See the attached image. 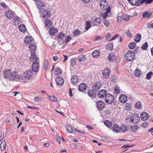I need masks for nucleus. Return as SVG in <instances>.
<instances>
[{"instance_id": "nucleus-28", "label": "nucleus", "mask_w": 153, "mask_h": 153, "mask_svg": "<svg viewBox=\"0 0 153 153\" xmlns=\"http://www.w3.org/2000/svg\"><path fill=\"white\" fill-rule=\"evenodd\" d=\"M141 38V35L139 33L137 34L134 37V40L136 42H140Z\"/></svg>"}, {"instance_id": "nucleus-58", "label": "nucleus", "mask_w": 153, "mask_h": 153, "mask_svg": "<svg viewBox=\"0 0 153 153\" xmlns=\"http://www.w3.org/2000/svg\"><path fill=\"white\" fill-rule=\"evenodd\" d=\"M19 19L20 18L18 17H16L13 19L14 22H15V23H16L15 25L16 24H18V23L19 21Z\"/></svg>"}, {"instance_id": "nucleus-39", "label": "nucleus", "mask_w": 153, "mask_h": 153, "mask_svg": "<svg viewBox=\"0 0 153 153\" xmlns=\"http://www.w3.org/2000/svg\"><path fill=\"white\" fill-rule=\"evenodd\" d=\"M48 99L51 101L54 102H57V99L55 96H49L48 97Z\"/></svg>"}, {"instance_id": "nucleus-52", "label": "nucleus", "mask_w": 153, "mask_h": 153, "mask_svg": "<svg viewBox=\"0 0 153 153\" xmlns=\"http://www.w3.org/2000/svg\"><path fill=\"white\" fill-rule=\"evenodd\" d=\"M153 75V73L152 71H150L146 74V79H150L152 77Z\"/></svg>"}, {"instance_id": "nucleus-12", "label": "nucleus", "mask_w": 153, "mask_h": 153, "mask_svg": "<svg viewBox=\"0 0 153 153\" xmlns=\"http://www.w3.org/2000/svg\"><path fill=\"white\" fill-rule=\"evenodd\" d=\"M36 4L38 9H42L45 6V4L41 0H38V1L35 2Z\"/></svg>"}, {"instance_id": "nucleus-21", "label": "nucleus", "mask_w": 153, "mask_h": 153, "mask_svg": "<svg viewBox=\"0 0 153 153\" xmlns=\"http://www.w3.org/2000/svg\"><path fill=\"white\" fill-rule=\"evenodd\" d=\"M78 79L77 76L76 75H74L72 77L71 81L73 84H76L78 81Z\"/></svg>"}, {"instance_id": "nucleus-4", "label": "nucleus", "mask_w": 153, "mask_h": 153, "mask_svg": "<svg viewBox=\"0 0 153 153\" xmlns=\"http://www.w3.org/2000/svg\"><path fill=\"white\" fill-rule=\"evenodd\" d=\"M114 96L110 94H107L106 96H105V102L107 103L108 104H110L113 103H114Z\"/></svg>"}, {"instance_id": "nucleus-19", "label": "nucleus", "mask_w": 153, "mask_h": 153, "mask_svg": "<svg viewBox=\"0 0 153 153\" xmlns=\"http://www.w3.org/2000/svg\"><path fill=\"white\" fill-rule=\"evenodd\" d=\"M96 91L93 89L90 90L88 91V95L89 96L91 97H95L96 94Z\"/></svg>"}, {"instance_id": "nucleus-18", "label": "nucleus", "mask_w": 153, "mask_h": 153, "mask_svg": "<svg viewBox=\"0 0 153 153\" xmlns=\"http://www.w3.org/2000/svg\"><path fill=\"white\" fill-rule=\"evenodd\" d=\"M33 40V38L31 36H26L24 39V42L27 45L31 42Z\"/></svg>"}, {"instance_id": "nucleus-55", "label": "nucleus", "mask_w": 153, "mask_h": 153, "mask_svg": "<svg viewBox=\"0 0 153 153\" xmlns=\"http://www.w3.org/2000/svg\"><path fill=\"white\" fill-rule=\"evenodd\" d=\"M109 6H108V4L107 1H105V4L101 6V7L102 8L105 9H108Z\"/></svg>"}, {"instance_id": "nucleus-42", "label": "nucleus", "mask_w": 153, "mask_h": 153, "mask_svg": "<svg viewBox=\"0 0 153 153\" xmlns=\"http://www.w3.org/2000/svg\"><path fill=\"white\" fill-rule=\"evenodd\" d=\"M6 146V143L5 141H3L1 142L0 144L1 149V151H4L5 149Z\"/></svg>"}, {"instance_id": "nucleus-10", "label": "nucleus", "mask_w": 153, "mask_h": 153, "mask_svg": "<svg viewBox=\"0 0 153 153\" xmlns=\"http://www.w3.org/2000/svg\"><path fill=\"white\" fill-rule=\"evenodd\" d=\"M105 105L104 102L102 101H99L96 103L97 109L99 110L103 109Z\"/></svg>"}, {"instance_id": "nucleus-9", "label": "nucleus", "mask_w": 153, "mask_h": 153, "mask_svg": "<svg viewBox=\"0 0 153 153\" xmlns=\"http://www.w3.org/2000/svg\"><path fill=\"white\" fill-rule=\"evenodd\" d=\"M102 83L100 82H97L92 85V88L96 91H98L101 87Z\"/></svg>"}, {"instance_id": "nucleus-40", "label": "nucleus", "mask_w": 153, "mask_h": 153, "mask_svg": "<svg viewBox=\"0 0 153 153\" xmlns=\"http://www.w3.org/2000/svg\"><path fill=\"white\" fill-rule=\"evenodd\" d=\"M136 46V43L134 42H131L129 43L128 45V48L131 49H134Z\"/></svg>"}, {"instance_id": "nucleus-57", "label": "nucleus", "mask_w": 153, "mask_h": 153, "mask_svg": "<svg viewBox=\"0 0 153 153\" xmlns=\"http://www.w3.org/2000/svg\"><path fill=\"white\" fill-rule=\"evenodd\" d=\"M149 123L148 122H145L142 125V126L144 128H146L148 126Z\"/></svg>"}, {"instance_id": "nucleus-5", "label": "nucleus", "mask_w": 153, "mask_h": 153, "mask_svg": "<svg viewBox=\"0 0 153 153\" xmlns=\"http://www.w3.org/2000/svg\"><path fill=\"white\" fill-rule=\"evenodd\" d=\"M32 74L33 73L31 70H28L27 71H26L23 74L25 79L30 80L32 79Z\"/></svg>"}, {"instance_id": "nucleus-59", "label": "nucleus", "mask_w": 153, "mask_h": 153, "mask_svg": "<svg viewBox=\"0 0 153 153\" xmlns=\"http://www.w3.org/2000/svg\"><path fill=\"white\" fill-rule=\"evenodd\" d=\"M147 26L149 28H152L153 29V23L151 22L147 23Z\"/></svg>"}, {"instance_id": "nucleus-17", "label": "nucleus", "mask_w": 153, "mask_h": 153, "mask_svg": "<svg viewBox=\"0 0 153 153\" xmlns=\"http://www.w3.org/2000/svg\"><path fill=\"white\" fill-rule=\"evenodd\" d=\"M149 115L146 113L143 112L140 115V117L141 120H146L149 118Z\"/></svg>"}, {"instance_id": "nucleus-47", "label": "nucleus", "mask_w": 153, "mask_h": 153, "mask_svg": "<svg viewBox=\"0 0 153 153\" xmlns=\"http://www.w3.org/2000/svg\"><path fill=\"white\" fill-rule=\"evenodd\" d=\"M55 72H58L57 73H55V74L58 75H60L62 72L61 70L58 67L55 68Z\"/></svg>"}, {"instance_id": "nucleus-32", "label": "nucleus", "mask_w": 153, "mask_h": 153, "mask_svg": "<svg viewBox=\"0 0 153 153\" xmlns=\"http://www.w3.org/2000/svg\"><path fill=\"white\" fill-rule=\"evenodd\" d=\"M138 127L136 125H132L130 127V129L131 132H136L138 128Z\"/></svg>"}, {"instance_id": "nucleus-36", "label": "nucleus", "mask_w": 153, "mask_h": 153, "mask_svg": "<svg viewBox=\"0 0 153 153\" xmlns=\"http://www.w3.org/2000/svg\"><path fill=\"white\" fill-rule=\"evenodd\" d=\"M91 23L89 21H87L85 22V29L88 30L91 27Z\"/></svg>"}, {"instance_id": "nucleus-11", "label": "nucleus", "mask_w": 153, "mask_h": 153, "mask_svg": "<svg viewBox=\"0 0 153 153\" xmlns=\"http://www.w3.org/2000/svg\"><path fill=\"white\" fill-rule=\"evenodd\" d=\"M56 84L59 85H62L64 83V80L63 78L60 76H58L56 79Z\"/></svg>"}, {"instance_id": "nucleus-54", "label": "nucleus", "mask_w": 153, "mask_h": 153, "mask_svg": "<svg viewBox=\"0 0 153 153\" xmlns=\"http://www.w3.org/2000/svg\"><path fill=\"white\" fill-rule=\"evenodd\" d=\"M66 127V129L69 132H72L73 131V129L72 127L70 125H67Z\"/></svg>"}, {"instance_id": "nucleus-60", "label": "nucleus", "mask_w": 153, "mask_h": 153, "mask_svg": "<svg viewBox=\"0 0 153 153\" xmlns=\"http://www.w3.org/2000/svg\"><path fill=\"white\" fill-rule=\"evenodd\" d=\"M105 1H107L105 0H101L100 2V7L105 4Z\"/></svg>"}, {"instance_id": "nucleus-56", "label": "nucleus", "mask_w": 153, "mask_h": 153, "mask_svg": "<svg viewBox=\"0 0 153 153\" xmlns=\"http://www.w3.org/2000/svg\"><path fill=\"white\" fill-rule=\"evenodd\" d=\"M102 38H103V37L101 36H96L95 37L94 40L95 41L97 40H102Z\"/></svg>"}, {"instance_id": "nucleus-37", "label": "nucleus", "mask_w": 153, "mask_h": 153, "mask_svg": "<svg viewBox=\"0 0 153 153\" xmlns=\"http://www.w3.org/2000/svg\"><path fill=\"white\" fill-rule=\"evenodd\" d=\"M78 58L80 62H83L86 59V57L83 55H80L78 57Z\"/></svg>"}, {"instance_id": "nucleus-24", "label": "nucleus", "mask_w": 153, "mask_h": 153, "mask_svg": "<svg viewBox=\"0 0 153 153\" xmlns=\"http://www.w3.org/2000/svg\"><path fill=\"white\" fill-rule=\"evenodd\" d=\"M58 30L55 29L53 27H51L49 31V34L51 35H54L57 32Z\"/></svg>"}, {"instance_id": "nucleus-25", "label": "nucleus", "mask_w": 153, "mask_h": 153, "mask_svg": "<svg viewBox=\"0 0 153 153\" xmlns=\"http://www.w3.org/2000/svg\"><path fill=\"white\" fill-rule=\"evenodd\" d=\"M45 26L48 28H50L52 25L51 21L48 19L45 20Z\"/></svg>"}, {"instance_id": "nucleus-38", "label": "nucleus", "mask_w": 153, "mask_h": 153, "mask_svg": "<svg viewBox=\"0 0 153 153\" xmlns=\"http://www.w3.org/2000/svg\"><path fill=\"white\" fill-rule=\"evenodd\" d=\"M128 129V127L127 126H126L125 125H122L120 128V130L123 132H125V131L127 130Z\"/></svg>"}, {"instance_id": "nucleus-35", "label": "nucleus", "mask_w": 153, "mask_h": 153, "mask_svg": "<svg viewBox=\"0 0 153 153\" xmlns=\"http://www.w3.org/2000/svg\"><path fill=\"white\" fill-rule=\"evenodd\" d=\"M120 129V127L117 124H114L112 127V130L115 132L119 131Z\"/></svg>"}, {"instance_id": "nucleus-13", "label": "nucleus", "mask_w": 153, "mask_h": 153, "mask_svg": "<svg viewBox=\"0 0 153 153\" xmlns=\"http://www.w3.org/2000/svg\"><path fill=\"white\" fill-rule=\"evenodd\" d=\"M107 94V91L105 90H101L98 93V97L101 98L104 97Z\"/></svg>"}, {"instance_id": "nucleus-62", "label": "nucleus", "mask_w": 153, "mask_h": 153, "mask_svg": "<svg viewBox=\"0 0 153 153\" xmlns=\"http://www.w3.org/2000/svg\"><path fill=\"white\" fill-rule=\"evenodd\" d=\"M71 38L70 36H68L66 38L65 42L66 43H68L71 39Z\"/></svg>"}, {"instance_id": "nucleus-46", "label": "nucleus", "mask_w": 153, "mask_h": 153, "mask_svg": "<svg viewBox=\"0 0 153 153\" xmlns=\"http://www.w3.org/2000/svg\"><path fill=\"white\" fill-rule=\"evenodd\" d=\"M113 49V46L111 43H109L108 45H107L106 47V49L108 50L111 51V50H112Z\"/></svg>"}, {"instance_id": "nucleus-44", "label": "nucleus", "mask_w": 153, "mask_h": 153, "mask_svg": "<svg viewBox=\"0 0 153 153\" xmlns=\"http://www.w3.org/2000/svg\"><path fill=\"white\" fill-rule=\"evenodd\" d=\"M80 31L78 29L74 30L73 32V35L74 36H78L80 35Z\"/></svg>"}, {"instance_id": "nucleus-49", "label": "nucleus", "mask_w": 153, "mask_h": 153, "mask_svg": "<svg viewBox=\"0 0 153 153\" xmlns=\"http://www.w3.org/2000/svg\"><path fill=\"white\" fill-rule=\"evenodd\" d=\"M148 47V45L147 42H146L143 44L141 48L143 50H146Z\"/></svg>"}, {"instance_id": "nucleus-30", "label": "nucleus", "mask_w": 153, "mask_h": 153, "mask_svg": "<svg viewBox=\"0 0 153 153\" xmlns=\"http://www.w3.org/2000/svg\"><path fill=\"white\" fill-rule=\"evenodd\" d=\"M101 22L100 18H96L93 22L94 25L96 26H99Z\"/></svg>"}, {"instance_id": "nucleus-2", "label": "nucleus", "mask_w": 153, "mask_h": 153, "mask_svg": "<svg viewBox=\"0 0 153 153\" xmlns=\"http://www.w3.org/2000/svg\"><path fill=\"white\" fill-rule=\"evenodd\" d=\"M126 59L129 61H132L135 59L134 53L131 51H128L125 54Z\"/></svg>"}, {"instance_id": "nucleus-8", "label": "nucleus", "mask_w": 153, "mask_h": 153, "mask_svg": "<svg viewBox=\"0 0 153 153\" xmlns=\"http://www.w3.org/2000/svg\"><path fill=\"white\" fill-rule=\"evenodd\" d=\"M32 71L34 72H37L39 70V66L38 62L36 61L33 62V63L32 65Z\"/></svg>"}, {"instance_id": "nucleus-61", "label": "nucleus", "mask_w": 153, "mask_h": 153, "mask_svg": "<svg viewBox=\"0 0 153 153\" xmlns=\"http://www.w3.org/2000/svg\"><path fill=\"white\" fill-rule=\"evenodd\" d=\"M70 62L71 63V65L72 66H73L74 65L76 64L75 61L73 58H72L71 59Z\"/></svg>"}, {"instance_id": "nucleus-27", "label": "nucleus", "mask_w": 153, "mask_h": 153, "mask_svg": "<svg viewBox=\"0 0 153 153\" xmlns=\"http://www.w3.org/2000/svg\"><path fill=\"white\" fill-rule=\"evenodd\" d=\"M100 54V53L99 51L95 50L93 52L92 55L93 57L96 58L99 56Z\"/></svg>"}, {"instance_id": "nucleus-41", "label": "nucleus", "mask_w": 153, "mask_h": 153, "mask_svg": "<svg viewBox=\"0 0 153 153\" xmlns=\"http://www.w3.org/2000/svg\"><path fill=\"white\" fill-rule=\"evenodd\" d=\"M104 123L109 128H110L112 125L111 122L107 120L105 121Z\"/></svg>"}, {"instance_id": "nucleus-45", "label": "nucleus", "mask_w": 153, "mask_h": 153, "mask_svg": "<svg viewBox=\"0 0 153 153\" xmlns=\"http://www.w3.org/2000/svg\"><path fill=\"white\" fill-rule=\"evenodd\" d=\"M141 73L140 70L137 68L135 70L134 74L135 76L138 77L140 75Z\"/></svg>"}, {"instance_id": "nucleus-33", "label": "nucleus", "mask_w": 153, "mask_h": 153, "mask_svg": "<svg viewBox=\"0 0 153 153\" xmlns=\"http://www.w3.org/2000/svg\"><path fill=\"white\" fill-rule=\"evenodd\" d=\"M48 62L47 60H45L44 62L43 68L45 70H46L48 67Z\"/></svg>"}, {"instance_id": "nucleus-26", "label": "nucleus", "mask_w": 153, "mask_h": 153, "mask_svg": "<svg viewBox=\"0 0 153 153\" xmlns=\"http://www.w3.org/2000/svg\"><path fill=\"white\" fill-rule=\"evenodd\" d=\"M110 6H109L108 8L106 9V12H105L102 14V16L103 19H106L108 16V14L110 12Z\"/></svg>"}, {"instance_id": "nucleus-50", "label": "nucleus", "mask_w": 153, "mask_h": 153, "mask_svg": "<svg viewBox=\"0 0 153 153\" xmlns=\"http://www.w3.org/2000/svg\"><path fill=\"white\" fill-rule=\"evenodd\" d=\"M103 23L104 25L106 27H108L109 25V21L106 19H103Z\"/></svg>"}, {"instance_id": "nucleus-3", "label": "nucleus", "mask_w": 153, "mask_h": 153, "mask_svg": "<svg viewBox=\"0 0 153 153\" xmlns=\"http://www.w3.org/2000/svg\"><path fill=\"white\" fill-rule=\"evenodd\" d=\"M140 119L139 116L137 114H132L130 117V122L133 124H135L139 122Z\"/></svg>"}, {"instance_id": "nucleus-51", "label": "nucleus", "mask_w": 153, "mask_h": 153, "mask_svg": "<svg viewBox=\"0 0 153 153\" xmlns=\"http://www.w3.org/2000/svg\"><path fill=\"white\" fill-rule=\"evenodd\" d=\"M113 54H112V55H111V54H110L108 57V60L111 61V62H113L115 60L114 59V58L113 57Z\"/></svg>"}, {"instance_id": "nucleus-15", "label": "nucleus", "mask_w": 153, "mask_h": 153, "mask_svg": "<svg viewBox=\"0 0 153 153\" xmlns=\"http://www.w3.org/2000/svg\"><path fill=\"white\" fill-rule=\"evenodd\" d=\"M103 77L106 79H108L109 76L110 71L107 68H106L102 71Z\"/></svg>"}, {"instance_id": "nucleus-22", "label": "nucleus", "mask_w": 153, "mask_h": 153, "mask_svg": "<svg viewBox=\"0 0 153 153\" xmlns=\"http://www.w3.org/2000/svg\"><path fill=\"white\" fill-rule=\"evenodd\" d=\"M30 61L31 62H33V61L35 60V61L37 62L38 60V58L36 55L34 53H32L31 55L29 58Z\"/></svg>"}, {"instance_id": "nucleus-63", "label": "nucleus", "mask_w": 153, "mask_h": 153, "mask_svg": "<svg viewBox=\"0 0 153 153\" xmlns=\"http://www.w3.org/2000/svg\"><path fill=\"white\" fill-rule=\"evenodd\" d=\"M123 19L126 21H128L129 19V17L128 16H124L123 17Z\"/></svg>"}, {"instance_id": "nucleus-53", "label": "nucleus", "mask_w": 153, "mask_h": 153, "mask_svg": "<svg viewBox=\"0 0 153 153\" xmlns=\"http://www.w3.org/2000/svg\"><path fill=\"white\" fill-rule=\"evenodd\" d=\"M114 91L116 94H118L120 92V87L116 85L115 87Z\"/></svg>"}, {"instance_id": "nucleus-31", "label": "nucleus", "mask_w": 153, "mask_h": 153, "mask_svg": "<svg viewBox=\"0 0 153 153\" xmlns=\"http://www.w3.org/2000/svg\"><path fill=\"white\" fill-rule=\"evenodd\" d=\"M36 48V47L35 43H32L30 44L29 46V49L30 51H35Z\"/></svg>"}, {"instance_id": "nucleus-14", "label": "nucleus", "mask_w": 153, "mask_h": 153, "mask_svg": "<svg viewBox=\"0 0 153 153\" xmlns=\"http://www.w3.org/2000/svg\"><path fill=\"white\" fill-rule=\"evenodd\" d=\"M5 15L8 19H11L13 17L14 13L11 10H8L5 12Z\"/></svg>"}, {"instance_id": "nucleus-7", "label": "nucleus", "mask_w": 153, "mask_h": 153, "mask_svg": "<svg viewBox=\"0 0 153 153\" xmlns=\"http://www.w3.org/2000/svg\"><path fill=\"white\" fill-rule=\"evenodd\" d=\"M13 77L12 78H11V80L13 81L15 80L16 81H22V80H24L25 79L23 76V75L22 76L17 75V73L16 72H15L14 75Z\"/></svg>"}, {"instance_id": "nucleus-43", "label": "nucleus", "mask_w": 153, "mask_h": 153, "mask_svg": "<svg viewBox=\"0 0 153 153\" xmlns=\"http://www.w3.org/2000/svg\"><path fill=\"white\" fill-rule=\"evenodd\" d=\"M151 13H149L147 11L145 12L143 14V17L144 18H146V17H149L151 16Z\"/></svg>"}, {"instance_id": "nucleus-29", "label": "nucleus", "mask_w": 153, "mask_h": 153, "mask_svg": "<svg viewBox=\"0 0 153 153\" xmlns=\"http://www.w3.org/2000/svg\"><path fill=\"white\" fill-rule=\"evenodd\" d=\"M65 36V34L62 33H60L57 36V38L59 39H61V43H63L64 40H63V39L64 38Z\"/></svg>"}, {"instance_id": "nucleus-34", "label": "nucleus", "mask_w": 153, "mask_h": 153, "mask_svg": "<svg viewBox=\"0 0 153 153\" xmlns=\"http://www.w3.org/2000/svg\"><path fill=\"white\" fill-rule=\"evenodd\" d=\"M20 31L22 32H25L26 29L25 26L24 25H20L19 27Z\"/></svg>"}, {"instance_id": "nucleus-23", "label": "nucleus", "mask_w": 153, "mask_h": 153, "mask_svg": "<svg viewBox=\"0 0 153 153\" xmlns=\"http://www.w3.org/2000/svg\"><path fill=\"white\" fill-rule=\"evenodd\" d=\"M129 2L132 6H139L140 4V0H132Z\"/></svg>"}, {"instance_id": "nucleus-6", "label": "nucleus", "mask_w": 153, "mask_h": 153, "mask_svg": "<svg viewBox=\"0 0 153 153\" xmlns=\"http://www.w3.org/2000/svg\"><path fill=\"white\" fill-rule=\"evenodd\" d=\"M40 16L42 18H44L46 16L47 18L50 17V15L48 13L47 11L45 9H42L40 11Z\"/></svg>"}, {"instance_id": "nucleus-20", "label": "nucleus", "mask_w": 153, "mask_h": 153, "mask_svg": "<svg viewBox=\"0 0 153 153\" xmlns=\"http://www.w3.org/2000/svg\"><path fill=\"white\" fill-rule=\"evenodd\" d=\"M86 84L84 83H81L79 85L78 89L81 91H83L86 89Z\"/></svg>"}, {"instance_id": "nucleus-16", "label": "nucleus", "mask_w": 153, "mask_h": 153, "mask_svg": "<svg viewBox=\"0 0 153 153\" xmlns=\"http://www.w3.org/2000/svg\"><path fill=\"white\" fill-rule=\"evenodd\" d=\"M127 100L126 96L124 94H121L119 98L120 101L122 103H125Z\"/></svg>"}, {"instance_id": "nucleus-48", "label": "nucleus", "mask_w": 153, "mask_h": 153, "mask_svg": "<svg viewBox=\"0 0 153 153\" xmlns=\"http://www.w3.org/2000/svg\"><path fill=\"white\" fill-rule=\"evenodd\" d=\"M141 104L140 102H137L135 105V107L138 109H139L141 108Z\"/></svg>"}, {"instance_id": "nucleus-64", "label": "nucleus", "mask_w": 153, "mask_h": 153, "mask_svg": "<svg viewBox=\"0 0 153 153\" xmlns=\"http://www.w3.org/2000/svg\"><path fill=\"white\" fill-rule=\"evenodd\" d=\"M127 35L129 37H130L131 36V33L129 30H128L126 32Z\"/></svg>"}, {"instance_id": "nucleus-1", "label": "nucleus", "mask_w": 153, "mask_h": 153, "mask_svg": "<svg viewBox=\"0 0 153 153\" xmlns=\"http://www.w3.org/2000/svg\"><path fill=\"white\" fill-rule=\"evenodd\" d=\"M15 72L13 71L11 72L10 70L6 69L3 72V76L4 78L8 79L9 78H10V79L11 80V78H12L14 76Z\"/></svg>"}]
</instances>
